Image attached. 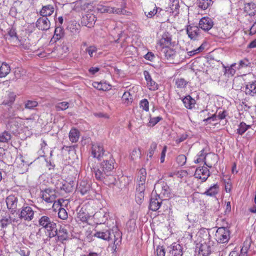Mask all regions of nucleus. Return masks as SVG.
<instances>
[{
    "mask_svg": "<svg viewBox=\"0 0 256 256\" xmlns=\"http://www.w3.org/2000/svg\"><path fill=\"white\" fill-rule=\"evenodd\" d=\"M218 191L219 186L217 184H214L212 186H211L204 193V194L210 196H214L218 194Z\"/></svg>",
    "mask_w": 256,
    "mask_h": 256,
    "instance_id": "26",
    "label": "nucleus"
},
{
    "mask_svg": "<svg viewBox=\"0 0 256 256\" xmlns=\"http://www.w3.org/2000/svg\"><path fill=\"white\" fill-rule=\"evenodd\" d=\"M80 132L75 128H72L69 132V138L71 142H76L80 138Z\"/></svg>",
    "mask_w": 256,
    "mask_h": 256,
    "instance_id": "29",
    "label": "nucleus"
},
{
    "mask_svg": "<svg viewBox=\"0 0 256 256\" xmlns=\"http://www.w3.org/2000/svg\"><path fill=\"white\" fill-rule=\"evenodd\" d=\"M58 216L62 220H66L68 218L66 210L64 208H60L58 210Z\"/></svg>",
    "mask_w": 256,
    "mask_h": 256,
    "instance_id": "49",
    "label": "nucleus"
},
{
    "mask_svg": "<svg viewBox=\"0 0 256 256\" xmlns=\"http://www.w3.org/2000/svg\"><path fill=\"white\" fill-rule=\"evenodd\" d=\"M162 119V118L161 116H156V117H154V118H151L149 121L150 126H155Z\"/></svg>",
    "mask_w": 256,
    "mask_h": 256,
    "instance_id": "56",
    "label": "nucleus"
},
{
    "mask_svg": "<svg viewBox=\"0 0 256 256\" xmlns=\"http://www.w3.org/2000/svg\"><path fill=\"white\" fill-rule=\"evenodd\" d=\"M7 208L10 210L11 212L14 213L17 209L18 204V198L15 195H10L6 199Z\"/></svg>",
    "mask_w": 256,
    "mask_h": 256,
    "instance_id": "8",
    "label": "nucleus"
},
{
    "mask_svg": "<svg viewBox=\"0 0 256 256\" xmlns=\"http://www.w3.org/2000/svg\"><path fill=\"white\" fill-rule=\"evenodd\" d=\"M38 103L36 101L34 100H27L24 103V108L26 109L32 110L36 107Z\"/></svg>",
    "mask_w": 256,
    "mask_h": 256,
    "instance_id": "44",
    "label": "nucleus"
},
{
    "mask_svg": "<svg viewBox=\"0 0 256 256\" xmlns=\"http://www.w3.org/2000/svg\"><path fill=\"white\" fill-rule=\"evenodd\" d=\"M188 136L187 134H182V135H180V137L176 140V142L177 144H179L181 142H184V140H186L187 138H188Z\"/></svg>",
    "mask_w": 256,
    "mask_h": 256,
    "instance_id": "64",
    "label": "nucleus"
},
{
    "mask_svg": "<svg viewBox=\"0 0 256 256\" xmlns=\"http://www.w3.org/2000/svg\"><path fill=\"white\" fill-rule=\"evenodd\" d=\"M182 100L185 107L188 109H192L196 104L195 100L190 95L186 96Z\"/></svg>",
    "mask_w": 256,
    "mask_h": 256,
    "instance_id": "27",
    "label": "nucleus"
},
{
    "mask_svg": "<svg viewBox=\"0 0 256 256\" xmlns=\"http://www.w3.org/2000/svg\"><path fill=\"white\" fill-rule=\"evenodd\" d=\"M145 190V184L142 183H138V186L136 188V192L144 193Z\"/></svg>",
    "mask_w": 256,
    "mask_h": 256,
    "instance_id": "59",
    "label": "nucleus"
},
{
    "mask_svg": "<svg viewBox=\"0 0 256 256\" xmlns=\"http://www.w3.org/2000/svg\"><path fill=\"white\" fill-rule=\"evenodd\" d=\"M12 134L10 132L4 131L0 134V143L8 144L12 138Z\"/></svg>",
    "mask_w": 256,
    "mask_h": 256,
    "instance_id": "30",
    "label": "nucleus"
},
{
    "mask_svg": "<svg viewBox=\"0 0 256 256\" xmlns=\"http://www.w3.org/2000/svg\"><path fill=\"white\" fill-rule=\"evenodd\" d=\"M206 154L204 152V150L202 149V150L198 154V158L196 160H194V163L198 164L200 162H204V164L205 165H206L208 168H212V164L208 162L206 160Z\"/></svg>",
    "mask_w": 256,
    "mask_h": 256,
    "instance_id": "22",
    "label": "nucleus"
},
{
    "mask_svg": "<svg viewBox=\"0 0 256 256\" xmlns=\"http://www.w3.org/2000/svg\"><path fill=\"white\" fill-rule=\"evenodd\" d=\"M250 248V244L244 242L240 250L238 256H248V251Z\"/></svg>",
    "mask_w": 256,
    "mask_h": 256,
    "instance_id": "42",
    "label": "nucleus"
},
{
    "mask_svg": "<svg viewBox=\"0 0 256 256\" xmlns=\"http://www.w3.org/2000/svg\"><path fill=\"white\" fill-rule=\"evenodd\" d=\"M111 174L108 173L106 176V178L104 180H101V181H103L108 186L114 184L116 180V178Z\"/></svg>",
    "mask_w": 256,
    "mask_h": 256,
    "instance_id": "38",
    "label": "nucleus"
},
{
    "mask_svg": "<svg viewBox=\"0 0 256 256\" xmlns=\"http://www.w3.org/2000/svg\"><path fill=\"white\" fill-rule=\"evenodd\" d=\"M212 20L208 17H204L199 22V28L205 31H208L213 26Z\"/></svg>",
    "mask_w": 256,
    "mask_h": 256,
    "instance_id": "17",
    "label": "nucleus"
},
{
    "mask_svg": "<svg viewBox=\"0 0 256 256\" xmlns=\"http://www.w3.org/2000/svg\"><path fill=\"white\" fill-rule=\"evenodd\" d=\"M168 248V256H182V248L181 245L176 242L173 243Z\"/></svg>",
    "mask_w": 256,
    "mask_h": 256,
    "instance_id": "12",
    "label": "nucleus"
},
{
    "mask_svg": "<svg viewBox=\"0 0 256 256\" xmlns=\"http://www.w3.org/2000/svg\"><path fill=\"white\" fill-rule=\"evenodd\" d=\"M188 82L184 78H178L176 80L175 84L178 88H184L186 87Z\"/></svg>",
    "mask_w": 256,
    "mask_h": 256,
    "instance_id": "39",
    "label": "nucleus"
},
{
    "mask_svg": "<svg viewBox=\"0 0 256 256\" xmlns=\"http://www.w3.org/2000/svg\"><path fill=\"white\" fill-rule=\"evenodd\" d=\"M108 231L110 234V240L114 241L113 248L115 250L116 248V246L121 242L122 233L119 231L117 227H113L112 230H108Z\"/></svg>",
    "mask_w": 256,
    "mask_h": 256,
    "instance_id": "7",
    "label": "nucleus"
},
{
    "mask_svg": "<svg viewBox=\"0 0 256 256\" xmlns=\"http://www.w3.org/2000/svg\"><path fill=\"white\" fill-rule=\"evenodd\" d=\"M157 148V144L156 142H152L150 146V148L148 150V156L151 158L154 154V151L156 150V148Z\"/></svg>",
    "mask_w": 256,
    "mask_h": 256,
    "instance_id": "52",
    "label": "nucleus"
},
{
    "mask_svg": "<svg viewBox=\"0 0 256 256\" xmlns=\"http://www.w3.org/2000/svg\"><path fill=\"white\" fill-rule=\"evenodd\" d=\"M180 4L178 0H173L170 4V9L172 12H178L180 8Z\"/></svg>",
    "mask_w": 256,
    "mask_h": 256,
    "instance_id": "51",
    "label": "nucleus"
},
{
    "mask_svg": "<svg viewBox=\"0 0 256 256\" xmlns=\"http://www.w3.org/2000/svg\"><path fill=\"white\" fill-rule=\"evenodd\" d=\"M131 159L133 160L140 159L141 157V152L139 148L134 149L130 154Z\"/></svg>",
    "mask_w": 256,
    "mask_h": 256,
    "instance_id": "46",
    "label": "nucleus"
},
{
    "mask_svg": "<svg viewBox=\"0 0 256 256\" xmlns=\"http://www.w3.org/2000/svg\"><path fill=\"white\" fill-rule=\"evenodd\" d=\"M140 106L143 110L146 112L149 110V102L146 99L144 98L140 100Z\"/></svg>",
    "mask_w": 256,
    "mask_h": 256,
    "instance_id": "48",
    "label": "nucleus"
},
{
    "mask_svg": "<svg viewBox=\"0 0 256 256\" xmlns=\"http://www.w3.org/2000/svg\"><path fill=\"white\" fill-rule=\"evenodd\" d=\"M92 172L94 174L96 180H104L108 174V173L106 172L104 168H102L100 164V166L92 168Z\"/></svg>",
    "mask_w": 256,
    "mask_h": 256,
    "instance_id": "18",
    "label": "nucleus"
},
{
    "mask_svg": "<svg viewBox=\"0 0 256 256\" xmlns=\"http://www.w3.org/2000/svg\"><path fill=\"white\" fill-rule=\"evenodd\" d=\"M36 27L40 30H47L50 26V20L46 17H40L36 22Z\"/></svg>",
    "mask_w": 256,
    "mask_h": 256,
    "instance_id": "11",
    "label": "nucleus"
},
{
    "mask_svg": "<svg viewBox=\"0 0 256 256\" xmlns=\"http://www.w3.org/2000/svg\"><path fill=\"white\" fill-rule=\"evenodd\" d=\"M98 50L96 46H88L86 48V52H88L90 56V57L92 58L94 56V54H96Z\"/></svg>",
    "mask_w": 256,
    "mask_h": 256,
    "instance_id": "50",
    "label": "nucleus"
},
{
    "mask_svg": "<svg viewBox=\"0 0 256 256\" xmlns=\"http://www.w3.org/2000/svg\"><path fill=\"white\" fill-rule=\"evenodd\" d=\"M69 107V103L66 102H62L58 103L56 106V109L57 111L64 110Z\"/></svg>",
    "mask_w": 256,
    "mask_h": 256,
    "instance_id": "43",
    "label": "nucleus"
},
{
    "mask_svg": "<svg viewBox=\"0 0 256 256\" xmlns=\"http://www.w3.org/2000/svg\"><path fill=\"white\" fill-rule=\"evenodd\" d=\"M96 10L98 12L101 14L108 13L114 14V7H110L107 6H104L102 4H98L96 6Z\"/></svg>",
    "mask_w": 256,
    "mask_h": 256,
    "instance_id": "23",
    "label": "nucleus"
},
{
    "mask_svg": "<svg viewBox=\"0 0 256 256\" xmlns=\"http://www.w3.org/2000/svg\"><path fill=\"white\" fill-rule=\"evenodd\" d=\"M157 12L158 8L156 7H154L152 10H150L148 14H146V12L145 14L148 18H151L156 14Z\"/></svg>",
    "mask_w": 256,
    "mask_h": 256,
    "instance_id": "61",
    "label": "nucleus"
},
{
    "mask_svg": "<svg viewBox=\"0 0 256 256\" xmlns=\"http://www.w3.org/2000/svg\"><path fill=\"white\" fill-rule=\"evenodd\" d=\"M147 86L149 89L152 90H155L158 89V84L152 80L150 82H147Z\"/></svg>",
    "mask_w": 256,
    "mask_h": 256,
    "instance_id": "55",
    "label": "nucleus"
},
{
    "mask_svg": "<svg viewBox=\"0 0 256 256\" xmlns=\"http://www.w3.org/2000/svg\"><path fill=\"white\" fill-rule=\"evenodd\" d=\"M176 160L179 166H183L186 163V157L184 154H180L177 156Z\"/></svg>",
    "mask_w": 256,
    "mask_h": 256,
    "instance_id": "47",
    "label": "nucleus"
},
{
    "mask_svg": "<svg viewBox=\"0 0 256 256\" xmlns=\"http://www.w3.org/2000/svg\"><path fill=\"white\" fill-rule=\"evenodd\" d=\"M236 66V63L232 64L230 66H223L224 68V74L228 77L232 76L236 73V70L234 68Z\"/></svg>",
    "mask_w": 256,
    "mask_h": 256,
    "instance_id": "32",
    "label": "nucleus"
},
{
    "mask_svg": "<svg viewBox=\"0 0 256 256\" xmlns=\"http://www.w3.org/2000/svg\"><path fill=\"white\" fill-rule=\"evenodd\" d=\"M8 34L12 38H18L16 30L12 28L8 30Z\"/></svg>",
    "mask_w": 256,
    "mask_h": 256,
    "instance_id": "63",
    "label": "nucleus"
},
{
    "mask_svg": "<svg viewBox=\"0 0 256 256\" xmlns=\"http://www.w3.org/2000/svg\"><path fill=\"white\" fill-rule=\"evenodd\" d=\"M144 198V193L136 192V200L138 204H141Z\"/></svg>",
    "mask_w": 256,
    "mask_h": 256,
    "instance_id": "58",
    "label": "nucleus"
},
{
    "mask_svg": "<svg viewBox=\"0 0 256 256\" xmlns=\"http://www.w3.org/2000/svg\"><path fill=\"white\" fill-rule=\"evenodd\" d=\"M161 200L157 198L156 196V198H152L150 203V208L152 211H156L159 209L161 205Z\"/></svg>",
    "mask_w": 256,
    "mask_h": 256,
    "instance_id": "25",
    "label": "nucleus"
},
{
    "mask_svg": "<svg viewBox=\"0 0 256 256\" xmlns=\"http://www.w3.org/2000/svg\"><path fill=\"white\" fill-rule=\"evenodd\" d=\"M92 86L96 88L103 91L108 90L111 88V85L102 82H94Z\"/></svg>",
    "mask_w": 256,
    "mask_h": 256,
    "instance_id": "28",
    "label": "nucleus"
},
{
    "mask_svg": "<svg viewBox=\"0 0 256 256\" xmlns=\"http://www.w3.org/2000/svg\"><path fill=\"white\" fill-rule=\"evenodd\" d=\"M38 224L40 226L45 228L48 231L50 232L49 234L50 237H54L56 235V224L52 221L48 216H42L38 220Z\"/></svg>",
    "mask_w": 256,
    "mask_h": 256,
    "instance_id": "2",
    "label": "nucleus"
},
{
    "mask_svg": "<svg viewBox=\"0 0 256 256\" xmlns=\"http://www.w3.org/2000/svg\"><path fill=\"white\" fill-rule=\"evenodd\" d=\"M94 236L98 238L106 240H110V234L108 230L105 232L98 231L96 232Z\"/></svg>",
    "mask_w": 256,
    "mask_h": 256,
    "instance_id": "35",
    "label": "nucleus"
},
{
    "mask_svg": "<svg viewBox=\"0 0 256 256\" xmlns=\"http://www.w3.org/2000/svg\"><path fill=\"white\" fill-rule=\"evenodd\" d=\"M212 0H198V6L202 9L205 10L209 8L212 4Z\"/></svg>",
    "mask_w": 256,
    "mask_h": 256,
    "instance_id": "34",
    "label": "nucleus"
},
{
    "mask_svg": "<svg viewBox=\"0 0 256 256\" xmlns=\"http://www.w3.org/2000/svg\"><path fill=\"white\" fill-rule=\"evenodd\" d=\"M54 12V6L52 4H47L42 7L40 11V14L42 17L50 16Z\"/></svg>",
    "mask_w": 256,
    "mask_h": 256,
    "instance_id": "19",
    "label": "nucleus"
},
{
    "mask_svg": "<svg viewBox=\"0 0 256 256\" xmlns=\"http://www.w3.org/2000/svg\"><path fill=\"white\" fill-rule=\"evenodd\" d=\"M250 64L248 60L245 58L240 61L238 69L248 66Z\"/></svg>",
    "mask_w": 256,
    "mask_h": 256,
    "instance_id": "60",
    "label": "nucleus"
},
{
    "mask_svg": "<svg viewBox=\"0 0 256 256\" xmlns=\"http://www.w3.org/2000/svg\"><path fill=\"white\" fill-rule=\"evenodd\" d=\"M250 127V125H248L244 122H241L238 125V128L237 129V133L240 135H242Z\"/></svg>",
    "mask_w": 256,
    "mask_h": 256,
    "instance_id": "40",
    "label": "nucleus"
},
{
    "mask_svg": "<svg viewBox=\"0 0 256 256\" xmlns=\"http://www.w3.org/2000/svg\"><path fill=\"white\" fill-rule=\"evenodd\" d=\"M245 92L246 94L252 96L256 94V81L250 82L246 85Z\"/></svg>",
    "mask_w": 256,
    "mask_h": 256,
    "instance_id": "24",
    "label": "nucleus"
},
{
    "mask_svg": "<svg viewBox=\"0 0 256 256\" xmlns=\"http://www.w3.org/2000/svg\"><path fill=\"white\" fill-rule=\"evenodd\" d=\"M100 164L102 168H104L106 172L112 173L114 168V160L112 157V155L110 154L109 160H104Z\"/></svg>",
    "mask_w": 256,
    "mask_h": 256,
    "instance_id": "15",
    "label": "nucleus"
},
{
    "mask_svg": "<svg viewBox=\"0 0 256 256\" xmlns=\"http://www.w3.org/2000/svg\"><path fill=\"white\" fill-rule=\"evenodd\" d=\"M64 35V30L60 26H57L54 30V38L60 39Z\"/></svg>",
    "mask_w": 256,
    "mask_h": 256,
    "instance_id": "45",
    "label": "nucleus"
},
{
    "mask_svg": "<svg viewBox=\"0 0 256 256\" xmlns=\"http://www.w3.org/2000/svg\"><path fill=\"white\" fill-rule=\"evenodd\" d=\"M156 253L158 256H165L166 252L163 246H158L156 250Z\"/></svg>",
    "mask_w": 256,
    "mask_h": 256,
    "instance_id": "57",
    "label": "nucleus"
},
{
    "mask_svg": "<svg viewBox=\"0 0 256 256\" xmlns=\"http://www.w3.org/2000/svg\"><path fill=\"white\" fill-rule=\"evenodd\" d=\"M146 172L145 169L142 168L138 172V183H142L145 184L146 180Z\"/></svg>",
    "mask_w": 256,
    "mask_h": 256,
    "instance_id": "41",
    "label": "nucleus"
},
{
    "mask_svg": "<svg viewBox=\"0 0 256 256\" xmlns=\"http://www.w3.org/2000/svg\"><path fill=\"white\" fill-rule=\"evenodd\" d=\"M10 68L9 65L3 62L0 67V78L6 77L10 72Z\"/></svg>",
    "mask_w": 256,
    "mask_h": 256,
    "instance_id": "31",
    "label": "nucleus"
},
{
    "mask_svg": "<svg viewBox=\"0 0 256 256\" xmlns=\"http://www.w3.org/2000/svg\"><path fill=\"white\" fill-rule=\"evenodd\" d=\"M61 189L64 190L66 192H70L73 190V186L70 183L65 182L61 186Z\"/></svg>",
    "mask_w": 256,
    "mask_h": 256,
    "instance_id": "53",
    "label": "nucleus"
},
{
    "mask_svg": "<svg viewBox=\"0 0 256 256\" xmlns=\"http://www.w3.org/2000/svg\"><path fill=\"white\" fill-rule=\"evenodd\" d=\"M77 190L82 195L86 194L90 190V184L85 180H82L78 184Z\"/></svg>",
    "mask_w": 256,
    "mask_h": 256,
    "instance_id": "21",
    "label": "nucleus"
},
{
    "mask_svg": "<svg viewBox=\"0 0 256 256\" xmlns=\"http://www.w3.org/2000/svg\"><path fill=\"white\" fill-rule=\"evenodd\" d=\"M11 223L12 218L8 215L2 216L0 220V226L2 228H6Z\"/></svg>",
    "mask_w": 256,
    "mask_h": 256,
    "instance_id": "33",
    "label": "nucleus"
},
{
    "mask_svg": "<svg viewBox=\"0 0 256 256\" xmlns=\"http://www.w3.org/2000/svg\"><path fill=\"white\" fill-rule=\"evenodd\" d=\"M172 44V38L170 33L166 32L163 34L158 44L161 49L169 47Z\"/></svg>",
    "mask_w": 256,
    "mask_h": 256,
    "instance_id": "13",
    "label": "nucleus"
},
{
    "mask_svg": "<svg viewBox=\"0 0 256 256\" xmlns=\"http://www.w3.org/2000/svg\"><path fill=\"white\" fill-rule=\"evenodd\" d=\"M162 52L164 54V56L168 59L172 58L173 56L176 54V52L169 47L164 48L161 49Z\"/></svg>",
    "mask_w": 256,
    "mask_h": 256,
    "instance_id": "36",
    "label": "nucleus"
},
{
    "mask_svg": "<svg viewBox=\"0 0 256 256\" xmlns=\"http://www.w3.org/2000/svg\"><path fill=\"white\" fill-rule=\"evenodd\" d=\"M109 214L104 210H100L95 213L94 218L97 224H104L108 220Z\"/></svg>",
    "mask_w": 256,
    "mask_h": 256,
    "instance_id": "16",
    "label": "nucleus"
},
{
    "mask_svg": "<svg viewBox=\"0 0 256 256\" xmlns=\"http://www.w3.org/2000/svg\"><path fill=\"white\" fill-rule=\"evenodd\" d=\"M212 242L210 240L208 242H204L197 244L196 252H198V256H208L211 252Z\"/></svg>",
    "mask_w": 256,
    "mask_h": 256,
    "instance_id": "6",
    "label": "nucleus"
},
{
    "mask_svg": "<svg viewBox=\"0 0 256 256\" xmlns=\"http://www.w3.org/2000/svg\"><path fill=\"white\" fill-rule=\"evenodd\" d=\"M105 151L102 145L100 144H94L92 146V154L94 158L98 160L100 158L104 155Z\"/></svg>",
    "mask_w": 256,
    "mask_h": 256,
    "instance_id": "9",
    "label": "nucleus"
},
{
    "mask_svg": "<svg viewBox=\"0 0 256 256\" xmlns=\"http://www.w3.org/2000/svg\"><path fill=\"white\" fill-rule=\"evenodd\" d=\"M34 212L32 207L24 205L19 211L18 217L22 220L30 222L34 218Z\"/></svg>",
    "mask_w": 256,
    "mask_h": 256,
    "instance_id": "4",
    "label": "nucleus"
},
{
    "mask_svg": "<svg viewBox=\"0 0 256 256\" xmlns=\"http://www.w3.org/2000/svg\"><path fill=\"white\" fill-rule=\"evenodd\" d=\"M186 32L191 40H196L200 36V30L197 26H188L186 29Z\"/></svg>",
    "mask_w": 256,
    "mask_h": 256,
    "instance_id": "20",
    "label": "nucleus"
},
{
    "mask_svg": "<svg viewBox=\"0 0 256 256\" xmlns=\"http://www.w3.org/2000/svg\"><path fill=\"white\" fill-rule=\"evenodd\" d=\"M154 190L160 200H166L170 197V188L163 180H160L155 184Z\"/></svg>",
    "mask_w": 256,
    "mask_h": 256,
    "instance_id": "1",
    "label": "nucleus"
},
{
    "mask_svg": "<svg viewBox=\"0 0 256 256\" xmlns=\"http://www.w3.org/2000/svg\"><path fill=\"white\" fill-rule=\"evenodd\" d=\"M194 175L197 178H199L204 182H205L210 176V173L206 167L202 166L196 169Z\"/></svg>",
    "mask_w": 256,
    "mask_h": 256,
    "instance_id": "14",
    "label": "nucleus"
},
{
    "mask_svg": "<svg viewBox=\"0 0 256 256\" xmlns=\"http://www.w3.org/2000/svg\"><path fill=\"white\" fill-rule=\"evenodd\" d=\"M56 236H58L59 240L61 241L66 240L68 237L67 230L64 228H61L59 230L58 232L57 230Z\"/></svg>",
    "mask_w": 256,
    "mask_h": 256,
    "instance_id": "37",
    "label": "nucleus"
},
{
    "mask_svg": "<svg viewBox=\"0 0 256 256\" xmlns=\"http://www.w3.org/2000/svg\"><path fill=\"white\" fill-rule=\"evenodd\" d=\"M122 98L124 100L129 102V100H132V96L130 92H124L122 96Z\"/></svg>",
    "mask_w": 256,
    "mask_h": 256,
    "instance_id": "62",
    "label": "nucleus"
},
{
    "mask_svg": "<svg viewBox=\"0 0 256 256\" xmlns=\"http://www.w3.org/2000/svg\"><path fill=\"white\" fill-rule=\"evenodd\" d=\"M230 232L228 228H218L215 234L216 240L220 244L228 242L230 238Z\"/></svg>",
    "mask_w": 256,
    "mask_h": 256,
    "instance_id": "3",
    "label": "nucleus"
},
{
    "mask_svg": "<svg viewBox=\"0 0 256 256\" xmlns=\"http://www.w3.org/2000/svg\"><path fill=\"white\" fill-rule=\"evenodd\" d=\"M114 14L129 16L131 13L124 8H119L114 7Z\"/></svg>",
    "mask_w": 256,
    "mask_h": 256,
    "instance_id": "54",
    "label": "nucleus"
},
{
    "mask_svg": "<svg viewBox=\"0 0 256 256\" xmlns=\"http://www.w3.org/2000/svg\"><path fill=\"white\" fill-rule=\"evenodd\" d=\"M96 16L90 12H88L82 18V24L88 28L93 27L96 22Z\"/></svg>",
    "mask_w": 256,
    "mask_h": 256,
    "instance_id": "10",
    "label": "nucleus"
},
{
    "mask_svg": "<svg viewBox=\"0 0 256 256\" xmlns=\"http://www.w3.org/2000/svg\"><path fill=\"white\" fill-rule=\"evenodd\" d=\"M40 197L47 203H54V206L56 202V194L55 190L50 188H46L40 192Z\"/></svg>",
    "mask_w": 256,
    "mask_h": 256,
    "instance_id": "5",
    "label": "nucleus"
}]
</instances>
